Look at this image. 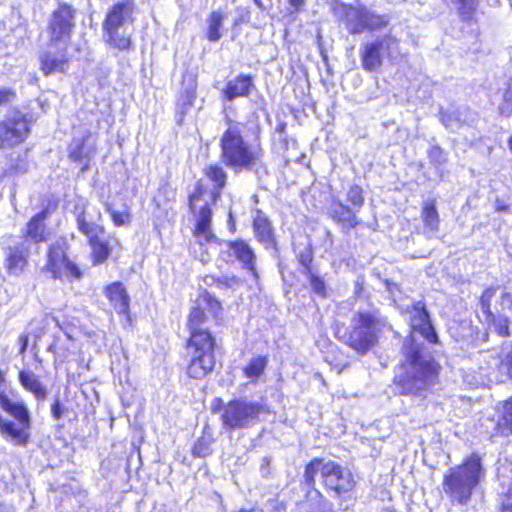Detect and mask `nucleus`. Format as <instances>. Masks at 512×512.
Segmentation results:
<instances>
[{
	"label": "nucleus",
	"instance_id": "ddd939ff",
	"mask_svg": "<svg viewBox=\"0 0 512 512\" xmlns=\"http://www.w3.org/2000/svg\"><path fill=\"white\" fill-rule=\"evenodd\" d=\"M30 133L25 115L13 111L0 122V147H13L22 143Z\"/></svg>",
	"mask_w": 512,
	"mask_h": 512
},
{
	"label": "nucleus",
	"instance_id": "dca6fc26",
	"mask_svg": "<svg viewBox=\"0 0 512 512\" xmlns=\"http://www.w3.org/2000/svg\"><path fill=\"white\" fill-rule=\"evenodd\" d=\"M224 245L226 250H222V253H227L229 257H234L241 264L242 268L247 270L253 279L257 281L259 279L256 268L257 257L253 248L242 239L226 241Z\"/></svg>",
	"mask_w": 512,
	"mask_h": 512
},
{
	"label": "nucleus",
	"instance_id": "49530a36",
	"mask_svg": "<svg viewBox=\"0 0 512 512\" xmlns=\"http://www.w3.org/2000/svg\"><path fill=\"white\" fill-rule=\"evenodd\" d=\"M501 114L508 117L512 114V83H509L503 95V103L500 107Z\"/></svg>",
	"mask_w": 512,
	"mask_h": 512
},
{
	"label": "nucleus",
	"instance_id": "bb28decb",
	"mask_svg": "<svg viewBox=\"0 0 512 512\" xmlns=\"http://www.w3.org/2000/svg\"><path fill=\"white\" fill-rule=\"evenodd\" d=\"M425 233L428 237L435 236L439 231V214L436 209L435 200H425L421 212Z\"/></svg>",
	"mask_w": 512,
	"mask_h": 512
},
{
	"label": "nucleus",
	"instance_id": "9b49d317",
	"mask_svg": "<svg viewBox=\"0 0 512 512\" xmlns=\"http://www.w3.org/2000/svg\"><path fill=\"white\" fill-rule=\"evenodd\" d=\"M399 44V39L392 33L366 41L360 48L362 68L368 72L379 70L385 59H390L398 53Z\"/></svg>",
	"mask_w": 512,
	"mask_h": 512
},
{
	"label": "nucleus",
	"instance_id": "8fccbe9b",
	"mask_svg": "<svg viewBox=\"0 0 512 512\" xmlns=\"http://www.w3.org/2000/svg\"><path fill=\"white\" fill-rule=\"evenodd\" d=\"M204 193V190L201 186H198L196 188V190L194 191V193H192L189 197V205H190V209L193 213H195V208H196V204L197 202L201 199L202 195Z\"/></svg>",
	"mask_w": 512,
	"mask_h": 512
},
{
	"label": "nucleus",
	"instance_id": "9d476101",
	"mask_svg": "<svg viewBox=\"0 0 512 512\" xmlns=\"http://www.w3.org/2000/svg\"><path fill=\"white\" fill-rule=\"evenodd\" d=\"M133 11L132 1L118 2L108 10L103 22L105 41L120 51L129 50L131 47L130 37L120 35L119 29L132 20Z\"/></svg>",
	"mask_w": 512,
	"mask_h": 512
},
{
	"label": "nucleus",
	"instance_id": "393cba45",
	"mask_svg": "<svg viewBox=\"0 0 512 512\" xmlns=\"http://www.w3.org/2000/svg\"><path fill=\"white\" fill-rule=\"evenodd\" d=\"M253 88L251 76L239 75L227 82L226 87L222 89V96L228 101H233L238 97H247Z\"/></svg>",
	"mask_w": 512,
	"mask_h": 512
},
{
	"label": "nucleus",
	"instance_id": "7ed1b4c3",
	"mask_svg": "<svg viewBox=\"0 0 512 512\" xmlns=\"http://www.w3.org/2000/svg\"><path fill=\"white\" fill-rule=\"evenodd\" d=\"M319 475L321 483L327 494L340 500L339 506H343V500L350 499L355 488L356 481L349 468L333 460L314 458L305 467L303 483L307 487V493L314 491L319 498L323 495L316 489V476Z\"/></svg>",
	"mask_w": 512,
	"mask_h": 512
},
{
	"label": "nucleus",
	"instance_id": "f3484780",
	"mask_svg": "<svg viewBox=\"0 0 512 512\" xmlns=\"http://www.w3.org/2000/svg\"><path fill=\"white\" fill-rule=\"evenodd\" d=\"M96 151V142L89 131H86L82 137L74 138L69 146V157L81 166V172L89 169L91 159Z\"/></svg>",
	"mask_w": 512,
	"mask_h": 512
},
{
	"label": "nucleus",
	"instance_id": "1a4fd4ad",
	"mask_svg": "<svg viewBox=\"0 0 512 512\" xmlns=\"http://www.w3.org/2000/svg\"><path fill=\"white\" fill-rule=\"evenodd\" d=\"M264 409V405L259 401L247 398L231 400L223 407L222 425L226 430L250 428L259 422Z\"/></svg>",
	"mask_w": 512,
	"mask_h": 512
},
{
	"label": "nucleus",
	"instance_id": "4468645a",
	"mask_svg": "<svg viewBox=\"0 0 512 512\" xmlns=\"http://www.w3.org/2000/svg\"><path fill=\"white\" fill-rule=\"evenodd\" d=\"M74 27L75 10L67 4L60 5L59 8L52 13L49 21V41H51L52 44H69Z\"/></svg>",
	"mask_w": 512,
	"mask_h": 512
},
{
	"label": "nucleus",
	"instance_id": "c03bdc74",
	"mask_svg": "<svg viewBox=\"0 0 512 512\" xmlns=\"http://www.w3.org/2000/svg\"><path fill=\"white\" fill-rule=\"evenodd\" d=\"M430 162L437 166H443L447 162V153L439 146H433L428 151Z\"/></svg>",
	"mask_w": 512,
	"mask_h": 512
},
{
	"label": "nucleus",
	"instance_id": "4be33fe9",
	"mask_svg": "<svg viewBox=\"0 0 512 512\" xmlns=\"http://www.w3.org/2000/svg\"><path fill=\"white\" fill-rule=\"evenodd\" d=\"M31 249L29 245L21 241L7 249L6 268L10 274L20 275L23 272Z\"/></svg>",
	"mask_w": 512,
	"mask_h": 512
},
{
	"label": "nucleus",
	"instance_id": "473e14b6",
	"mask_svg": "<svg viewBox=\"0 0 512 512\" xmlns=\"http://www.w3.org/2000/svg\"><path fill=\"white\" fill-rule=\"evenodd\" d=\"M225 19V14L220 11H212L207 18V32L206 37L211 42H217L221 39L222 33L220 29L223 25V21Z\"/></svg>",
	"mask_w": 512,
	"mask_h": 512
},
{
	"label": "nucleus",
	"instance_id": "0eeeda50",
	"mask_svg": "<svg viewBox=\"0 0 512 512\" xmlns=\"http://www.w3.org/2000/svg\"><path fill=\"white\" fill-rule=\"evenodd\" d=\"M481 459L470 456L463 464L450 468L443 479V491L452 503L467 504L483 476Z\"/></svg>",
	"mask_w": 512,
	"mask_h": 512
},
{
	"label": "nucleus",
	"instance_id": "a19ab883",
	"mask_svg": "<svg viewBox=\"0 0 512 512\" xmlns=\"http://www.w3.org/2000/svg\"><path fill=\"white\" fill-rule=\"evenodd\" d=\"M496 292L495 288L486 289L480 297V308L482 313L485 315V320H489L490 317H493V313L490 309L492 298L494 297Z\"/></svg>",
	"mask_w": 512,
	"mask_h": 512
},
{
	"label": "nucleus",
	"instance_id": "2eb2a0df",
	"mask_svg": "<svg viewBox=\"0 0 512 512\" xmlns=\"http://www.w3.org/2000/svg\"><path fill=\"white\" fill-rule=\"evenodd\" d=\"M40 69L45 76L64 73L68 69V44L48 42L46 48L39 53Z\"/></svg>",
	"mask_w": 512,
	"mask_h": 512
},
{
	"label": "nucleus",
	"instance_id": "58836bf2",
	"mask_svg": "<svg viewBox=\"0 0 512 512\" xmlns=\"http://www.w3.org/2000/svg\"><path fill=\"white\" fill-rule=\"evenodd\" d=\"M493 330L500 336H509V319L504 315H493L489 320H486Z\"/></svg>",
	"mask_w": 512,
	"mask_h": 512
},
{
	"label": "nucleus",
	"instance_id": "a878e982",
	"mask_svg": "<svg viewBox=\"0 0 512 512\" xmlns=\"http://www.w3.org/2000/svg\"><path fill=\"white\" fill-rule=\"evenodd\" d=\"M20 385L32 393L38 401L46 400L48 396L47 387L40 381L39 377L31 370H21L18 374Z\"/></svg>",
	"mask_w": 512,
	"mask_h": 512
},
{
	"label": "nucleus",
	"instance_id": "bf43d9fd",
	"mask_svg": "<svg viewBox=\"0 0 512 512\" xmlns=\"http://www.w3.org/2000/svg\"><path fill=\"white\" fill-rule=\"evenodd\" d=\"M255 5L261 9V10H266V6L264 5V3L262 2V0H253Z\"/></svg>",
	"mask_w": 512,
	"mask_h": 512
},
{
	"label": "nucleus",
	"instance_id": "4c0bfd02",
	"mask_svg": "<svg viewBox=\"0 0 512 512\" xmlns=\"http://www.w3.org/2000/svg\"><path fill=\"white\" fill-rule=\"evenodd\" d=\"M302 274L309 281L311 289L314 293L321 297L326 296V285L322 277L315 274L313 270L302 271Z\"/></svg>",
	"mask_w": 512,
	"mask_h": 512
},
{
	"label": "nucleus",
	"instance_id": "f8f14e48",
	"mask_svg": "<svg viewBox=\"0 0 512 512\" xmlns=\"http://www.w3.org/2000/svg\"><path fill=\"white\" fill-rule=\"evenodd\" d=\"M67 249L68 243L63 238L57 239L49 246L44 270L55 279H78L81 276L80 269L68 259Z\"/></svg>",
	"mask_w": 512,
	"mask_h": 512
},
{
	"label": "nucleus",
	"instance_id": "f03ea898",
	"mask_svg": "<svg viewBox=\"0 0 512 512\" xmlns=\"http://www.w3.org/2000/svg\"><path fill=\"white\" fill-rule=\"evenodd\" d=\"M391 325L381 311L375 307L359 309L353 313L348 327L336 325V337L359 354H366Z\"/></svg>",
	"mask_w": 512,
	"mask_h": 512
},
{
	"label": "nucleus",
	"instance_id": "e433bc0d",
	"mask_svg": "<svg viewBox=\"0 0 512 512\" xmlns=\"http://www.w3.org/2000/svg\"><path fill=\"white\" fill-rule=\"evenodd\" d=\"M105 210L110 214L113 223L116 226H124L130 223V212L125 206L123 210L118 211L114 208L112 203H105Z\"/></svg>",
	"mask_w": 512,
	"mask_h": 512
},
{
	"label": "nucleus",
	"instance_id": "6e6d98bb",
	"mask_svg": "<svg viewBox=\"0 0 512 512\" xmlns=\"http://www.w3.org/2000/svg\"><path fill=\"white\" fill-rule=\"evenodd\" d=\"M501 305L508 308L512 307V295L510 293H503L501 296Z\"/></svg>",
	"mask_w": 512,
	"mask_h": 512
},
{
	"label": "nucleus",
	"instance_id": "39448f33",
	"mask_svg": "<svg viewBox=\"0 0 512 512\" xmlns=\"http://www.w3.org/2000/svg\"><path fill=\"white\" fill-rule=\"evenodd\" d=\"M222 163L235 173L253 171L257 175L267 171L263 164V150L246 141L241 123H230L220 138Z\"/></svg>",
	"mask_w": 512,
	"mask_h": 512
},
{
	"label": "nucleus",
	"instance_id": "7c9ffc66",
	"mask_svg": "<svg viewBox=\"0 0 512 512\" xmlns=\"http://www.w3.org/2000/svg\"><path fill=\"white\" fill-rule=\"evenodd\" d=\"M205 175L213 183V191L211 196L213 201L220 197L221 190L225 187L227 182V173L223 167L218 164L209 165L205 170Z\"/></svg>",
	"mask_w": 512,
	"mask_h": 512
},
{
	"label": "nucleus",
	"instance_id": "3c124183",
	"mask_svg": "<svg viewBox=\"0 0 512 512\" xmlns=\"http://www.w3.org/2000/svg\"><path fill=\"white\" fill-rule=\"evenodd\" d=\"M15 98V92L8 88H0V105L10 103Z\"/></svg>",
	"mask_w": 512,
	"mask_h": 512
},
{
	"label": "nucleus",
	"instance_id": "de8ad7c7",
	"mask_svg": "<svg viewBox=\"0 0 512 512\" xmlns=\"http://www.w3.org/2000/svg\"><path fill=\"white\" fill-rule=\"evenodd\" d=\"M65 412L64 406L61 404L59 397L54 399L51 405V415L55 420H60Z\"/></svg>",
	"mask_w": 512,
	"mask_h": 512
},
{
	"label": "nucleus",
	"instance_id": "412c9836",
	"mask_svg": "<svg viewBox=\"0 0 512 512\" xmlns=\"http://www.w3.org/2000/svg\"><path fill=\"white\" fill-rule=\"evenodd\" d=\"M442 124L452 132H456L464 125H472L476 119L475 114L467 108L447 109L441 111Z\"/></svg>",
	"mask_w": 512,
	"mask_h": 512
},
{
	"label": "nucleus",
	"instance_id": "5fc2aeb1",
	"mask_svg": "<svg viewBox=\"0 0 512 512\" xmlns=\"http://www.w3.org/2000/svg\"><path fill=\"white\" fill-rule=\"evenodd\" d=\"M19 343H20V350H19V354L20 355H23L26 350H27V346H28V335H21L19 337Z\"/></svg>",
	"mask_w": 512,
	"mask_h": 512
},
{
	"label": "nucleus",
	"instance_id": "052dcab7",
	"mask_svg": "<svg viewBox=\"0 0 512 512\" xmlns=\"http://www.w3.org/2000/svg\"><path fill=\"white\" fill-rule=\"evenodd\" d=\"M508 147L512 152V136L508 139Z\"/></svg>",
	"mask_w": 512,
	"mask_h": 512
},
{
	"label": "nucleus",
	"instance_id": "aec40b11",
	"mask_svg": "<svg viewBox=\"0 0 512 512\" xmlns=\"http://www.w3.org/2000/svg\"><path fill=\"white\" fill-rule=\"evenodd\" d=\"M48 215V208H45L34 215L26 226V231L21 242L29 245L31 248L32 246H35V249H37V245L39 243L46 241L44 222Z\"/></svg>",
	"mask_w": 512,
	"mask_h": 512
},
{
	"label": "nucleus",
	"instance_id": "4d7b16f0",
	"mask_svg": "<svg viewBox=\"0 0 512 512\" xmlns=\"http://www.w3.org/2000/svg\"><path fill=\"white\" fill-rule=\"evenodd\" d=\"M305 0H289V4L296 10L299 11L304 5Z\"/></svg>",
	"mask_w": 512,
	"mask_h": 512
},
{
	"label": "nucleus",
	"instance_id": "37998d69",
	"mask_svg": "<svg viewBox=\"0 0 512 512\" xmlns=\"http://www.w3.org/2000/svg\"><path fill=\"white\" fill-rule=\"evenodd\" d=\"M347 201L350 202L354 208H361L364 204L363 190L358 185H353L347 192Z\"/></svg>",
	"mask_w": 512,
	"mask_h": 512
},
{
	"label": "nucleus",
	"instance_id": "423d86ee",
	"mask_svg": "<svg viewBox=\"0 0 512 512\" xmlns=\"http://www.w3.org/2000/svg\"><path fill=\"white\" fill-rule=\"evenodd\" d=\"M31 427V413L15 391L0 399V433L6 441L26 447L30 442Z\"/></svg>",
	"mask_w": 512,
	"mask_h": 512
},
{
	"label": "nucleus",
	"instance_id": "c9c22d12",
	"mask_svg": "<svg viewBox=\"0 0 512 512\" xmlns=\"http://www.w3.org/2000/svg\"><path fill=\"white\" fill-rule=\"evenodd\" d=\"M89 244L92 248L94 262L102 263L108 258L110 254L108 243L103 241L101 237L89 240Z\"/></svg>",
	"mask_w": 512,
	"mask_h": 512
},
{
	"label": "nucleus",
	"instance_id": "6e6552de",
	"mask_svg": "<svg viewBox=\"0 0 512 512\" xmlns=\"http://www.w3.org/2000/svg\"><path fill=\"white\" fill-rule=\"evenodd\" d=\"M333 11L334 15L343 22L347 31L352 35L380 31L385 29L391 21L389 15L379 14L359 2L355 5L338 3Z\"/></svg>",
	"mask_w": 512,
	"mask_h": 512
},
{
	"label": "nucleus",
	"instance_id": "72a5a7b5",
	"mask_svg": "<svg viewBox=\"0 0 512 512\" xmlns=\"http://www.w3.org/2000/svg\"><path fill=\"white\" fill-rule=\"evenodd\" d=\"M196 97V88L190 84L182 89L177 101V109L181 115H185L188 109L193 105Z\"/></svg>",
	"mask_w": 512,
	"mask_h": 512
},
{
	"label": "nucleus",
	"instance_id": "a211bd4d",
	"mask_svg": "<svg viewBox=\"0 0 512 512\" xmlns=\"http://www.w3.org/2000/svg\"><path fill=\"white\" fill-rule=\"evenodd\" d=\"M253 231L256 239L265 249L277 252V241L274 228L269 218L261 211L256 210L253 218Z\"/></svg>",
	"mask_w": 512,
	"mask_h": 512
},
{
	"label": "nucleus",
	"instance_id": "20e7f679",
	"mask_svg": "<svg viewBox=\"0 0 512 512\" xmlns=\"http://www.w3.org/2000/svg\"><path fill=\"white\" fill-rule=\"evenodd\" d=\"M205 323L206 315L203 309L194 307L188 317L190 338L187 344L190 356L187 373L194 379H203L215 366V339Z\"/></svg>",
	"mask_w": 512,
	"mask_h": 512
},
{
	"label": "nucleus",
	"instance_id": "b1692460",
	"mask_svg": "<svg viewBox=\"0 0 512 512\" xmlns=\"http://www.w3.org/2000/svg\"><path fill=\"white\" fill-rule=\"evenodd\" d=\"M488 421L493 425L494 435L512 434V396L498 408L495 418Z\"/></svg>",
	"mask_w": 512,
	"mask_h": 512
},
{
	"label": "nucleus",
	"instance_id": "c756f323",
	"mask_svg": "<svg viewBox=\"0 0 512 512\" xmlns=\"http://www.w3.org/2000/svg\"><path fill=\"white\" fill-rule=\"evenodd\" d=\"M498 475L503 488L506 489L502 497L501 512H512V463L501 465Z\"/></svg>",
	"mask_w": 512,
	"mask_h": 512
},
{
	"label": "nucleus",
	"instance_id": "603ef678",
	"mask_svg": "<svg viewBox=\"0 0 512 512\" xmlns=\"http://www.w3.org/2000/svg\"><path fill=\"white\" fill-rule=\"evenodd\" d=\"M203 301L207 304V306L210 307V309L214 312H216L217 310L221 309V304L220 302L213 298L210 294L208 293H205V295L203 296Z\"/></svg>",
	"mask_w": 512,
	"mask_h": 512
},
{
	"label": "nucleus",
	"instance_id": "c85d7f7f",
	"mask_svg": "<svg viewBox=\"0 0 512 512\" xmlns=\"http://www.w3.org/2000/svg\"><path fill=\"white\" fill-rule=\"evenodd\" d=\"M330 214L333 220L340 224L344 229L356 228L359 224V221L353 210L340 201L333 203L331 206Z\"/></svg>",
	"mask_w": 512,
	"mask_h": 512
},
{
	"label": "nucleus",
	"instance_id": "79ce46f5",
	"mask_svg": "<svg viewBox=\"0 0 512 512\" xmlns=\"http://www.w3.org/2000/svg\"><path fill=\"white\" fill-rule=\"evenodd\" d=\"M212 441L210 438L201 437L193 446V455L196 457H206L211 454Z\"/></svg>",
	"mask_w": 512,
	"mask_h": 512
},
{
	"label": "nucleus",
	"instance_id": "13d9d810",
	"mask_svg": "<svg viewBox=\"0 0 512 512\" xmlns=\"http://www.w3.org/2000/svg\"><path fill=\"white\" fill-rule=\"evenodd\" d=\"M229 226L232 232L235 231V222L231 212L229 213Z\"/></svg>",
	"mask_w": 512,
	"mask_h": 512
},
{
	"label": "nucleus",
	"instance_id": "f704fd0d",
	"mask_svg": "<svg viewBox=\"0 0 512 512\" xmlns=\"http://www.w3.org/2000/svg\"><path fill=\"white\" fill-rule=\"evenodd\" d=\"M268 360L264 356H257L250 360L248 365L244 368V374L252 381L257 380L264 372Z\"/></svg>",
	"mask_w": 512,
	"mask_h": 512
},
{
	"label": "nucleus",
	"instance_id": "2f4dec72",
	"mask_svg": "<svg viewBox=\"0 0 512 512\" xmlns=\"http://www.w3.org/2000/svg\"><path fill=\"white\" fill-rule=\"evenodd\" d=\"M293 251L299 264L302 266L301 272L312 270L313 245L310 237L305 236L303 242L294 243Z\"/></svg>",
	"mask_w": 512,
	"mask_h": 512
},
{
	"label": "nucleus",
	"instance_id": "09e8293b",
	"mask_svg": "<svg viewBox=\"0 0 512 512\" xmlns=\"http://www.w3.org/2000/svg\"><path fill=\"white\" fill-rule=\"evenodd\" d=\"M14 392V390L8 384L3 371L0 369V399Z\"/></svg>",
	"mask_w": 512,
	"mask_h": 512
},
{
	"label": "nucleus",
	"instance_id": "5701e85b",
	"mask_svg": "<svg viewBox=\"0 0 512 512\" xmlns=\"http://www.w3.org/2000/svg\"><path fill=\"white\" fill-rule=\"evenodd\" d=\"M96 219H101L99 210L96 211V217H93L89 213H86L84 208H76L77 227L79 231L87 237L88 241L103 236L105 232L104 227L98 224L95 221Z\"/></svg>",
	"mask_w": 512,
	"mask_h": 512
},
{
	"label": "nucleus",
	"instance_id": "864d4df0",
	"mask_svg": "<svg viewBox=\"0 0 512 512\" xmlns=\"http://www.w3.org/2000/svg\"><path fill=\"white\" fill-rule=\"evenodd\" d=\"M321 499V511L320 512H335L333 504L327 500L324 496Z\"/></svg>",
	"mask_w": 512,
	"mask_h": 512
},
{
	"label": "nucleus",
	"instance_id": "6ab92c4d",
	"mask_svg": "<svg viewBox=\"0 0 512 512\" xmlns=\"http://www.w3.org/2000/svg\"><path fill=\"white\" fill-rule=\"evenodd\" d=\"M212 210L207 202L200 208L197 213V221L194 230V236L199 244L220 243L219 239L211 230Z\"/></svg>",
	"mask_w": 512,
	"mask_h": 512
},
{
	"label": "nucleus",
	"instance_id": "ea45409f",
	"mask_svg": "<svg viewBox=\"0 0 512 512\" xmlns=\"http://www.w3.org/2000/svg\"><path fill=\"white\" fill-rule=\"evenodd\" d=\"M212 280L220 288L236 290L243 283L242 279L236 275H221L218 277H212Z\"/></svg>",
	"mask_w": 512,
	"mask_h": 512
},
{
	"label": "nucleus",
	"instance_id": "cd10ccee",
	"mask_svg": "<svg viewBox=\"0 0 512 512\" xmlns=\"http://www.w3.org/2000/svg\"><path fill=\"white\" fill-rule=\"evenodd\" d=\"M106 296L120 314H126L129 310V295L123 284L115 282L106 288Z\"/></svg>",
	"mask_w": 512,
	"mask_h": 512
},
{
	"label": "nucleus",
	"instance_id": "a18cd8bd",
	"mask_svg": "<svg viewBox=\"0 0 512 512\" xmlns=\"http://www.w3.org/2000/svg\"><path fill=\"white\" fill-rule=\"evenodd\" d=\"M458 10L463 20H471L476 10L474 0H460Z\"/></svg>",
	"mask_w": 512,
	"mask_h": 512
},
{
	"label": "nucleus",
	"instance_id": "f257e3e1",
	"mask_svg": "<svg viewBox=\"0 0 512 512\" xmlns=\"http://www.w3.org/2000/svg\"><path fill=\"white\" fill-rule=\"evenodd\" d=\"M407 312L411 335L403 343L404 360L394 376V384L401 394L421 396L437 377V364L424 340L436 343L438 336L424 302H414Z\"/></svg>",
	"mask_w": 512,
	"mask_h": 512
},
{
	"label": "nucleus",
	"instance_id": "680f3d73",
	"mask_svg": "<svg viewBox=\"0 0 512 512\" xmlns=\"http://www.w3.org/2000/svg\"><path fill=\"white\" fill-rule=\"evenodd\" d=\"M241 22V19H236L234 25H238Z\"/></svg>",
	"mask_w": 512,
	"mask_h": 512
}]
</instances>
